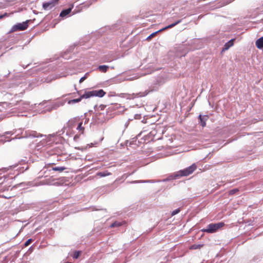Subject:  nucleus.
<instances>
[{"label": "nucleus", "instance_id": "obj_14", "mask_svg": "<svg viewBox=\"0 0 263 263\" xmlns=\"http://www.w3.org/2000/svg\"><path fill=\"white\" fill-rule=\"evenodd\" d=\"M124 222H121L119 221H115L110 225L111 228L118 227L121 226Z\"/></svg>", "mask_w": 263, "mask_h": 263}, {"label": "nucleus", "instance_id": "obj_18", "mask_svg": "<svg viewBox=\"0 0 263 263\" xmlns=\"http://www.w3.org/2000/svg\"><path fill=\"white\" fill-rule=\"evenodd\" d=\"M239 192V190L238 189H232L229 192V195H233Z\"/></svg>", "mask_w": 263, "mask_h": 263}, {"label": "nucleus", "instance_id": "obj_20", "mask_svg": "<svg viewBox=\"0 0 263 263\" xmlns=\"http://www.w3.org/2000/svg\"><path fill=\"white\" fill-rule=\"evenodd\" d=\"M81 254L80 251H76L73 255V258L75 259H77L80 256V255Z\"/></svg>", "mask_w": 263, "mask_h": 263}, {"label": "nucleus", "instance_id": "obj_19", "mask_svg": "<svg viewBox=\"0 0 263 263\" xmlns=\"http://www.w3.org/2000/svg\"><path fill=\"white\" fill-rule=\"evenodd\" d=\"M31 136L34 137H42V135H41L39 133H37V132L35 131H33L31 132V134H30Z\"/></svg>", "mask_w": 263, "mask_h": 263}, {"label": "nucleus", "instance_id": "obj_7", "mask_svg": "<svg viewBox=\"0 0 263 263\" xmlns=\"http://www.w3.org/2000/svg\"><path fill=\"white\" fill-rule=\"evenodd\" d=\"M54 6H55V4L53 2H51L44 3L43 5V7L45 10H48V9H51Z\"/></svg>", "mask_w": 263, "mask_h": 263}, {"label": "nucleus", "instance_id": "obj_24", "mask_svg": "<svg viewBox=\"0 0 263 263\" xmlns=\"http://www.w3.org/2000/svg\"><path fill=\"white\" fill-rule=\"evenodd\" d=\"M143 140V143H148L151 141L148 140V137H147V135L144 136Z\"/></svg>", "mask_w": 263, "mask_h": 263}, {"label": "nucleus", "instance_id": "obj_23", "mask_svg": "<svg viewBox=\"0 0 263 263\" xmlns=\"http://www.w3.org/2000/svg\"><path fill=\"white\" fill-rule=\"evenodd\" d=\"M32 239H29L27 241H26V242L24 244L25 247L28 246L32 242Z\"/></svg>", "mask_w": 263, "mask_h": 263}, {"label": "nucleus", "instance_id": "obj_12", "mask_svg": "<svg viewBox=\"0 0 263 263\" xmlns=\"http://www.w3.org/2000/svg\"><path fill=\"white\" fill-rule=\"evenodd\" d=\"M163 30H164V28H163L161 29L160 30H159V31L155 32L152 33L151 35H149L147 37L146 40L147 41H149L151 39H152L153 37H154L157 33H158L159 32H160L161 31H163Z\"/></svg>", "mask_w": 263, "mask_h": 263}, {"label": "nucleus", "instance_id": "obj_26", "mask_svg": "<svg viewBox=\"0 0 263 263\" xmlns=\"http://www.w3.org/2000/svg\"><path fill=\"white\" fill-rule=\"evenodd\" d=\"M85 79V77H83L82 78H81L79 81V82L81 83H82V82H83V81Z\"/></svg>", "mask_w": 263, "mask_h": 263}, {"label": "nucleus", "instance_id": "obj_27", "mask_svg": "<svg viewBox=\"0 0 263 263\" xmlns=\"http://www.w3.org/2000/svg\"><path fill=\"white\" fill-rule=\"evenodd\" d=\"M79 136L78 135H76L74 137V139L76 140L77 138H78Z\"/></svg>", "mask_w": 263, "mask_h": 263}, {"label": "nucleus", "instance_id": "obj_13", "mask_svg": "<svg viewBox=\"0 0 263 263\" xmlns=\"http://www.w3.org/2000/svg\"><path fill=\"white\" fill-rule=\"evenodd\" d=\"M66 170V167L63 166H58V167H52V170L54 171H59L60 172H62L63 171Z\"/></svg>", "mask_w": 263, "mask_h": 263}, {"label": "nucleus", "instance_id": "obj_11", "mask_svg": "<svg viewBox=\"0 0 263 263\" xmlns=\"http://www.w3.org/2000/svg\"><path fill=\"white\" fill-rule=\"evenodd\" d=\"M108 68V66L106 65H100L98 67V68L100 71L102 72H106L107 71Z\"/></svg>", "mask_w": 263, "mask_h": 263}, {"label": "nucleus", "instance_id": "obj_3", "mask_svg": "<svg viewBox=\"0 0 263 263\" xmlns=\"http://www.w3.org/2000/svg\"><path fill=\"white\" fill-rule=\"evenodd\" d=\"M197 168V166L195 164H193L190 166L179 171L176 177H182V176H187L189 175L192 174Z\"/></svg>", "mask_w": 263, "mask_h": 263}, {"label": "nucleus", "instance_id": "obj_5", "mask_svg": "<svg viewBox=\"0 0 263 263\" xmlns=\"http://www.w3.org/2000/svg\"><path fill=\"white\" fill-rule=\"evenodd\" d=\"M157 129H153L146 135L147 137H148L149 141L157 140L161 139V137L157 136Z\"/></svg>", "mask_w": 263, "mask_h": 263}, {"label": "nucleus", "instance_id": "obj_17", "mask_svg": "<svg viewBox=\"0 0 263 263\" xmlns=\"http://www.w3.org/2000/svg\"><path fill=\"white\" fill-rule=\"evenodd\" d=\"M77 129L80 130L82 134L84 133V127L82 126V122H80L79 123L78 126L77 127Z\"/></svg>", "mask_w": 263, "mask_h": 263}, {"label": "nucleus", "instance_id": "obj_9", "mask_svg": "<svg viewBox=\"0 0 263 263\" xmlns=\"http://www.w3.org/2000/svg\"><path fill=\"white\" fill-rule=\"evenodd\" d=\"M111 174V173L107 171H105L104 172L97 173L96 174V176H99L100 177H105L107 176H109Z\"/></svg>", "mask_w": 263, "mask_h": 263}, {"label": "nucleus", "instance_id": "obj_28", "mask_svg": "<svg viewBox=\"0 0 263 263\" xmlns=\"http://www.w3.org/2000/svg\"><path fill=\"white\" fill-rule=\"evenodd\" d=\"M144 132H142L141 133H140V135L139 136H140V135H141Z\"/></svg>", "mask_w": 263, "mask_h": 263}, {"label": "nucleus", "instance_id": "obj_2", "mask_svg": "<svg viewBox=\"0 0 263 263\" xmlns=\"http://www.w3.org/2000/svg\"><path fill=\"white\" fill-rule=\"evenodd\" d=\"M224 225L223 222L217 223H210L207 226L206 229H203L202 231L208 233H213L216 232L220 228L223 227Z\"/></svg>", "mask_w": 263, "mask_h": 263}, {"label": "nucleus", "instance_id": "obj_15", "mask_svg": "<svg viewBox=\"0 0 263 263\" xmlns=\"http://www.w3.org/2000/svg\"><path fill=\"white\" fill-rule=\"evenodd\" d=\"M233 42H234V40H231L229 42H228V43H227L224 46H225V49H228L229 47H230L231 46H232L233 45Z\"/></svg>", "mask_w": 263, "mask_h": 263}, {"label": "nucleus", "instance_id": "obj_29", "mask_svg": "<svg viewBox=\"0 0 263 263\" xmlns=\"http://www.w3.org/2000/svg\"><path fill=\"white\" fill-rule=\"evenodd\" d=\"M6 198H10V197H5Z\"/></svg>", "mask_w": 263, "mask_h": 263}, {"label": "nucleus", "instance_id": "obj_4", "mask_svg": "<svg viewBox=\"0 0 263 263\" xmlns=\"http://www.w3.org/2000/svg\"><path fill=\"white\" fill-rule=\"evenodd\" d=\"M28 21H26L25 22H23L22 23H18L15 25H14L10 31V32H13L17 31H23L26 29L28 27Z\"/></svg>", "mask_w": 263, "mask_h": 263}, {"label": "nucleus", "instance_id": "obj_8", "mask_svg": "<svg viewBox=\"0 0 263 263\" xmlns=\"http://www.w3.org/2000/svg\"><path fill=\"white\" fill-rule=\"evenodd\" d=\"M256 46L258 49H263V37H260L256 41Z\"/></svg>", "mask_w": 263, "mask_h": 263}, {"label": "nucleus", "instance_id": "obj_10", "mask_svg": "<svg viewBox=\"0 0 263 263\" xmlns=\"http://www.w3.org/2000/svg\"><path fill=\"white\" fill-rule=\"evenodd\" d=\"M71 8H68L67 9L64 10L62 11V12H61L60 16L62 17H65L67 15L69 14L70 12H71Z\"/></svg>", "mask_w": 263, "mask_h": 263}, {"label": "nucleus", "instance_id": "obj_22", "mask_svg": "<svg viewBox=\"0 0 263 263\" xmlns=\"http://www.w3.org/2000/svg\"><path fill=\"white\" fill-rule=\"evenodd\" d=\"M180 211V210L179 209H177L173 211L171 214V216H173L178 214Z\"/></svg>", "mask_w": 263, "mask_h": 263}, {"label": "nucleus", "instance_id": "obj_1", "mask_svg": "<svg viewBox=\"0 0 263 263\" xmlns=\"http://www.w3.org/2000/svg\"><path fill=\"white\" fill-rule=\"evenodd\" d=\"M106 94V92L103 89L98 90H92L89 91H85V93L81 96L82 99H88L92 97H102Z\"/></svg>", "mask_w": 263, "mask_h": 263}, {"label": "nucleus", "instance_id": "obj_21", "mask_svg": "<svg viewBox=\"0 0 263 263\" xmlns=\"http://www.w3.org/2000/svg\"><path fill=\"white\" fill-rule=\"evenodd\" d=\"M180 22V21H178L176 22H175L171 25H170L167 26H165V29H166L168 28H171L174 27V26H175L176 25H177V24H178Z\"/></svg>", "mask_w": 263, "mask_h": 263}, {"label": "nucleus", "instance_id": "obj_25", "mask_svg": "<svg viewBox=\"0 0 263 263\" xmlns=\"http://www.w3.org/2000/svg\"><path fill=\"white\" fill-rule=\"evenodd\" d=\"M9 15V14H8L7 13H5L3 15H0V19H2L6 16H8Z\"/></svg>", "mask_w": 263, "mask_h": 263}, {"label": "nucleus", "instance_id": "obj_16", "mask_svg": "<svg viewBox=\"0 0 263 263\" xmlns=\"http://www.w3.org/2000/svg\"><path fill=\"white\" fill-rule=\"evenodd\" d=\"M82 100V98L80 97L79 98L69 100L68 102V104H70L72 103H78Z\"/></svg>", "mask_w": 263, "mask_h": 263}, {"label": "nucleus", "instance_id": "obj_6", "mask_svg": "<svg viewBox=\"0 0 263 263\" xmlns=\"http://www.w3.org/2000/svg\"><path fill=\"white\" fill-rule=\"evenodd\" d=\"M199 119L200 121V124L202 127H205L206 126V121L209 119V116L205 115L202 116L201 115H199Z\"/></svg>", "mask_w": 263, "mask_h": 263}]
</instances>
